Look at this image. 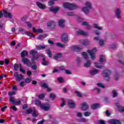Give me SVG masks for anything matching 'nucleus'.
<instances>
[{
    "label": "nucleus",
    "mask_w": 124,
    "mask_h": 124,
    "mask_svg": "<svg viewBox=\"0 0 124 124\" xmlns=\"http://www.w3.org/2000/svg\"><path fill=\"white\" fill-rule=\"evenodd\" d=\"M65 23V20L63 19H59L58 21V24L59 27L61 28H65V25H64V23Z\"/></svg>",
    "instance_id": "11"
},
{
    "label": "nucleus",
    "mask_w": 124,
    "mask_h": 124,
    "mask_svg": "<svg viewBox=\"0 0 124 124\" xmlns=\"http://www.w3.org/2000/svg\"><path fill=\"white\" fill-rule=\"evenodd\" d=\"M85 5L88 8H92V3L91 2H86Z\"/></svg>",
    "instance_id": "39"
},
{
    "label": "nucleus",
    "mask_w": 124,
    "mask_h": 124,
    "mask_svg": "<svg viewBox=\"0 0 124 124\" xmlns=\"http://www.w3.org/2000/svg\"><path fill=\"white\" fill-rule=\"evenodd\" d=\"M96 85L98 87H100L101 88H102L103 89H104V88H105V86H104V85H103V84L101 83H98L96 84Z\"/></svg>",
    "instance_id": "50"
},
{
    "label": "nucleus",
    "mask_w": 124,
    "mask_h": 124,
    "mask_svg": "<svg viewBox=\"0 0 124 124\" xmlns=\"http://www.w3.org/2000/svg\"><path fill=\"white\" fill-rule=\"evenodd\" d=\"M99 106V105L98 104H95L92 106L91 108L93 109V110H95V109H97V108Z\"/></svg>",
    "instance_id": "37"
},
{
    "label": "nucleus",
    "mask_w": 124,
    "mask_h": 124,
    "mask_svg": "<svg viewBox=\"0 0 124 124\" xmlns=\"http://www.w3.org/2000/svg\"><path fill=\"white\" fill-rule=\"evenodd\" d=\"M47 26L50 29H54L56 27V23L54 21H49L47 22Z\"/></svg>",
    "instance_id": "12"
},
{
    "label": "nucleus",
    "mask_w": 124,
    "mask_h": 124,
    "mask_svg": "<svg viewBox=\"0 0 124 124\" xmlns=\"http://www.w3.org/2000/svg\"><path fill=\"white\" fill-rule=\"evenodd\" d=\"M76 115H77V117H78V118H81L83 116L82 112H77Z\"/></svg>",
    "instance_id": "52"
},
{
    "label": "nucleus",
    "mask_w": 124,
    "mask_h": 124,
    "mask_svg": "<svg viewBox=\"0 0 124 124\" xmlns=\"http://www.w3.org/2000/svg\"><path fill=\"white\" fill-rule=\"evenodd\" d=\"M46 53L49 58H52V52H51V50L47 49L46 50Z\"/></svg>",
    "instance_id": "46"
},
{
    "label": "nucleus",
    "mask_w": 124,
    "mask_h": 124,
    "mask_svg": "<svg viewBox=\"0 0 124 124\" xmlns=\"http://www.w3.org/2000/svg\"><path fill=\"white\" fill-rule=\"evenodd\" d=\"M36 5L38 6L39 8H40V9H46V5L42 4L40 2H37Z\"/></svg>",
    "instance_id": "16"
},
{
    "label": "nucleus",
    "mask_w": 124,
    "mask_h": 124,
    "mask_svg": "<svg viewBox=\"0 0 124 124\" xmlns=\"http://www.w3.org/2000/svg\"><path fill=\"white\" fill-rule=\"evenodd\" d=\"M15 98L11 97L10 98V102H12V104H15Z\"/></svg>",
    "instance_id": "45"
},
{
    "label": "nucleus",
    "mask_w": 124,
    "mask_h": 124,
    "mask_svg": "<svg viewBox=\"0 0 124 124\" xmlns=\"http://www.w3.org/2000/svg\"><path fill=\"white\" fill-rule=\"evenodd\" d=\"M60 10V7H54V6H52L49 8V11L51 12H53V13H57L58 11Z\"/></svg>",
    "instance_id": "15"
},
{
    "label": "nucleus",
    "mask_w": 124,
    "mask_h": 124,
    "mask_svg": "<svg viewBox=\"0 0 124 124\" xmlns=\"http://www.w3.org/2000/svg\"><path fill=\"white\" fill-rule=\"evenodd\" d=\"M19 70L20 72H22V73H23V74H25V71L23 68H22V65L21 64H19Z\"/></svg>",
    "instance_id": "47"
},
{
    "label": "nucleus",
    "mask_w": 124,
    "mask_h": 124,
    "mask_svg": "<svg viewBox=\"0 0 124 124\" xmlns=\"http://www.w3.org/2000/svg\"><path fill=\"white\" fill-rule=\"evenodd\" d=\"M93 27L94 28V29H97V30H99V31H102V30H103V28L99 26L98 24H94L93 25Z\"/></svg>",
    "instance_id": "25"
},
{
    "label": "nucleus",
    "mask_w": 124,
    "mask_h": 124,
    "mask_svg": "<svg viewBox=\"0 0 124 124\" xmlns=\"http://www.w3.org/2000/svg\"><path fill=\"white\" fill-rule=\"evenodd\" d=\"M50 98H52V100H54L56 98V95L55 94L51 93L49 94Z\"/></svg>",
    "instance_id": "44"
},
{
    "label": "nucleus",
    "mask_w": 124,
    "mask_h": 124,
    "mask_svg": "<svg viewBox=\"0 0 124 124\" xmlns=\"http://www.w3.org/2000/svg\"><path fill=\"white\" fill-rule=\"evenodd\" d=\"M116 106L117 107V109L120 111V112H124V107L120 106L119 104H116Z\"/></svg>",
    "instance_id": "27"
},
{
    "label": "nucleus",
    "mask_w": 124,
    "mask_h": 124,
    "mask_svg": "<svg viewBox=\"0 0 124 124\" xmlns=\"http://www.w3.org/2000/svg\"><path fill=\"white\" fill-rule=\"evenodd\" d=\"M45 122V120L43 119L42 121H39L37 124H43Z\"/></svg>",
    "instance_id": "63"
},
{
    "label": "nucleus",
    "mask_w": 124,
    "mask_h": 124,
    "mask_svg": "<svg viewBox=\"0 0 124 124\" xmlns=\"http://www.w3.org/2000/svg\"><path fill=\"white\" fill-rule=\"evenodd\" d=\"M98 70L94 69L90 71V74L91 75H95V74H98Z\"/></svg>",
    "instance_id": "23"
},
{
    "label": "nucleus",
    "mask_w": 124,
    "mask_h": 124,
    "mask_svg": "<svg viewBox=\"0 0 124 124\" xmlns=\"http://www.w3.org/2000/svg\"><path fill=\"white\" fill-rule=\"evenodd\" d=\"M90 9H91V8H89L87 7H83L82 8V11H83L85 14H88V13L90 12Z\"/></svg>",
    "instance_id": "21"
},
{
    "label": "nucleus",
    "mask_w": 124,
    "mask_h": 124,
    "mask_svg": "<svg viewBox=\"0 0 124 124\" xmlns=\"http://www.w3.org/2000/svg\"><path fill=\"white\" fill-rule=\"evenodd\" d=\"M26 114L32 113L33 117H37L38 116V112L35 109L30 108L26 111Z\"/></svg>",
    "instance_id": "3"
},
{
    "label": "nucleus",
    "mask_w": 124,
    "mask_h": 124,
    "mask_svg": "<svg viewBox=\"0 0 124 124\" xmlns=\"http://www.w3.org/2000/svg\"><path fill=\"white\" fill-rule=\"evenodd\" d=\"M91 42L89 41V40H85L83 41L82 44L85 46H87V45H90Z\"/></svg>",
    "instance_id": "35"
},
{
    "label": "nucleus",
    "mask_w": 124,
    "mask_h": 124,
    "mask_svg": "<svg viewBox=\"0 0 124 124\" xmlns=\"http://www.w3.org/2000/svg\"><path fill=\"white\" fill-rule=\"evenodd\" d=\"M122 13V11L119 9H116L115 10V16L118 19H121L122 17L121 16V14Z\"/></svg>",
    "instance_id": "17"
},
{
    "label": "nucleus",
    "mask_w": 124,
    "mask_h": 124,
    "mask_svg": "<svg viewBox=\"0 0 124 124\" xmlns=\"http://www.w3.org/2000/svg\"><path fill=\"white\" fill-rule=\"evenodd\" d=\"M41 85L43 88H46V89H47V88H48V84H47L45 83H42Z\"/></svg>",
    "instance_id": "51"
},
{
    "label": "nucleus",
    "mask_w": 124,
    "mask_h": 124,
    "mask_svg": "<svg viewBox=\"0 0 124 124\" xmlns=\"http://www.w3.org/2000/svg\"><path fill=\"white\" fill-rule=\"evenodd\" d=\"M112 94L114 97H117V96H118V92H117L116 90H113Z\"/></svg>",
    "instance_id": "41"
},
{
    "label": "nucleus",
    "mask_w": 124,
    "mask_h": 124,
    "mask_svg": "<svg viewBox=\"0 0 124 124\" xmlns=\"http://www.w3.org/2000/svg\"><path fill=\"white\" fill-rule=\"evenodd\" d=\"M87 52L90 55L91 59H92V60H95L96 58V55H95V52H96V48H94L92 50L89 49L87 50Z\"/></svg>",
    "instance_id": "4"
},
{
    "label": "nucleus",
    "mask_w": 124,
    "mask_h": 124,
    "mask_svg": "<svg viewBox=\"0 0 124 124\" xmlns=\"http://www.w3.org/2000/svg\"><path fill=\"white\" fill-rule=\"evenodd\" d=\"M82 25V26H85L87 30H90L92 29V26H91L89 24V22L87 21L83 22Z\"/></svg>",
    "instance_id": "18"
},
{
    "label": "nucleus",
    "mask_w": 124,
    "mask_h": 124,
    "mask_svg": "<svg viewBox=\"0 0 124 124\" xmlns=\"http://www.w3.org/2000/svg\"><path fill=\"white\" fill-rule=\"evenodd\" d=\"M28 51L26 50H23L21 53V58H25V57H28Z\"/></svg>",
    "instance_id": "26"
},
{
    "label": "nucleus",
    "mask_w": 124,
    "mask_h": 124,
    "mask_svg": "<svg viewBox=\"0 0 124 124\" xmlns=\"http://www.w3.org/2000/svg\"><path fill=\"white\" fill-rule=\"evenodd\" d=\"M72 51H74L75 52H80L82 49H83L82 46H72Z\"/></svg>",
    "instance_id": "9"
},
{
    "label": "nucleus",
    "mask_w": 124,
    "mask_h": 124,
    "mask_svg": "<svg viewBox=\"0 0 124 124\" xmlns=\"http://www.w3.org/2000/svg\"><path fill=\"white\" fill-rule=\"evenodd\" d=\"M48 4L49 6H52V5L54 4V0H49L48 2Z\"/></svg>",
    "instance_id": "55"
},
{
    "label": "nucleus",
    "mask_w": 124,
    "mask_h": 124,
    "mask_svg": "<svg viewBox=\"0 0 124 124\" xmlns=\"http://www.w3.org/2000/svg\"><path fill=\"white\" fill-rule=\"evenodd\" d=\"M80 108L82 111H87V110H89L90 106H89V105H88L87 103L84 102L80 105Z\"/></svg>",
    "instance_id": "8"
},
{
    "label": "nucleus",
    "mask_w": 124,
    "mask_h": 124,
    "mask_svg": "<svg viewBox=\"0 0 124 124\" xmlns=\"http://www.w3.org/2000/svg\"><path fill=\"white\" fill-rule=\"evenodd\" d=\"M68 16H74L75 15V14H74V12H71L67 13Z\"/></svg>",
    "instance_id": "59"
},
{
    "label": "nucleus",
    "mask_w": 124,
    "mask_h": 124,
    "mask_svg": "<svg viewBox=\"0 0 124 124\" xmlns=\"http://www.w3.org/2000/svg\"><path fill=\"white\" fill-rule=\"evenodd\" d=\"M37 53V52H36V51H35L33 49H32L30 52L31 55H32V56H33V57L34 56V55H35Z\"/></svg>",
    "instance_id": "48"
},
{
    "label": "nucleus",
    "mask_w": 124,
    "mask_h": 124,
    "mask_svg": "<svg viewBox=\"0 0 124 124\" xmlns=\"http://www.w3.org/2000/svg\"><path fill=\"white\" fill-rule=\"evenodd\" d=\"M14 77L16 78V82H20V81H21V80L24 78V76L21 74H19L18 72L15 73Z\"/></svg>",
    "instance_id": "6"
},
{
    "label": "nucleus",
    "mask_w": 124,
    "mask_h": 124,
    "mask_svg": "<svg viewBox=\"0 0 124 124\" xmlns=\"http://www.w3.org/2000/svg\"><path fill=\"white\" fill-rule=\"evenodd\" d=\"M108 123L111 124H122L121 122H120L119 120H116L115 119L109 120Z\"/></svg>",
    "instance_id": "19"
},
{
    "label": "nucleus",
    "mask_w": 124,
    "mask_h": 124,
    "mask_svg": "<svg viewBox=\"0 0 124 124\" xmlns=\"http://www.w3.org/2000/svg\"><path fill=\"white\" fill-rule=\"evenodd\" d=\"M61 100L62 101V103L61 105V107H63V106L66 105V104L65 103V100L63 98H62Z\"/></svg>",
    "instance_id": "42"
},
{
    "label": "nucleus",
    "mask_w": 124,
    "mask_h": 124,
    "mask_svg": "<svg viewBox=\"0 0 124 124\" xmlns=\"http://www.w3.org/2000/svg\"><path fill=\"white\" fill-rule=\"evenodd\" d=\"M39 57H43V54H41V55H37L36 56H33V59H34V60H37Z\"/></svg>",
    "instance_id": "53"
},
{
    "label": "nucleus",
    "mask_w": 124,
    "mask_h": 124,
    "mask_svg": "<svg viewBox=\"0 0 124 124\" xmlns=\"http://www.w3.org/2000/svg\"><path fill=\"white\" fill-rule=\"evenodd\" d=\"M63 7L67 8L69 10H74L77 8V5L75 4H72L68 2H65L63 3Z\"/></svg>",
    "instance_id": "1"
},
{
    "label": "nucleus",
    "mask_w": 124,
    "mask_h": 124,
    "mask_svg": "<svg viewBox=\"0 0 124 124\" xmlns=\"http://www.w3.org/2000/svg\"><path fill=\"white\" fill-rule=\"evenodd\" d=\"M38 97L40 99H43L44 98V94H41L39 95Z\"/></svg>",
    "instance_id": "61"
},
{
    "label": "nucleus",
    "mask_w": 124,
    "mask_h": 124,
    "mask_svg": "<svg viewBox=\"0 0 124 124\" xmlns=\"http://www.w3.org/2000/svg\"><path fill=\"white\" fill-rule=\"evenodd\" d=\"M91 115H92V112H91V111H86L84 113L85 117H90Z\"/></svg>",
    "instance_id": "40"
},
{
    "label": "nucleus",
    "mask_w": 124,
    "mask_h": 124,
    "mask_svg": "<svg viewBox=\"0 0 124 124\" xmlns=\"http://www.w3.org/2000/svg\"><path fill=\"white\" fill-rule=\"evenodd\" d=\"M62 53H57L55 56H54V60H56V61H57V60H59V59L62 58Z\"/></svg>",
    "instance_id": "30"
},
{
    "label": "nucleus",
    "mask_w": 124,
    "mask_h": 124,
    "mask_svg": "<svg viewBox=\"0 0 124 124\" xmlns=\"http://www.w3.org/2000/svg\"><path fill=\"white\" fill-rule=\"evenodd\" d=\"M24 85H25V82L24 81H21L20 83H19V86L20 87H24Z\"/></svg>",
    "instance_id": "64"
},
{
    "label": "nucleus",
    "mask_w": 124,
    "mask_h": 124,
    "mask_svg": "<svg viewBox=\"0 0 124 124\" xmlns=\"http://www.w3.org/2000/svg\"><path fill=\"white\" fill-rule=\"evenodd\" d=\"M94 64H95V66L97 68H102L103 65L102 66H100V65H97V63L96 62H94Z\"/></svg>",
    "instance_id": "60"
},
{
    "label": "nucleus",
    "mask_w": 124,
    "mask_h": 124,
    "mask_svg": "<svg viewBox=\"0 0 124 124\" xmlns=\"http://www.w3.org/2000/svg\"><path fill=\"white\" fill-rule=\"evenodd\" d=\"M61 41L64 43H66L68 41V34L67 33H63L61 37Z\"/></svg>",
    "instance_id": "7"
},
{
    "label": "nucleus",
    "mask_w": 124,
    "mask_h": 124,
    "mask_svg": "<svg viewBox=\"0 0 124 124\" xmlns=\"http://www.w3.org/2000/svg\"><path fill=\"white\" fill-rule=\"evenodd\" d=\"M119 78H120V76L119 75V73H116L114 75V79L115 80H119Z\"/></svg>",
    "instance_id": "49"
},
{
    "label": "nucleus",
    "mask_w": 124,
    "mask_h": 124,
    "mask_svg": "<svg viewBox=\"0 0 124 124\" xmlns=\"http://www.w3.org/2000/svg\"><path fill=\"white\" fill-rule=\"evenodd\" d=\"M55 45H56V46H58V47H60V48H65V45L62 44L61 43H56L55 44Z\"/></svg>",
    "instance_id": "29"
},
{
    "label": "nucleus",
    "mask_w": 124,
    "mask_h": 124,
    "mask_svg": "<svg viewBox=\"0 0 124 124\" xmlns=\"http://www.w3.org/2000/svg\"><path fill=\"white\" fill-rule=\"evenodd\" d=\"M36 48L37 50H43L44 49H45L46 48V45L37 46Z\"/></svg>",
    "instance_id": "28"
},
{
    "label": "nucleus",
    "mask_w": 124,
    "mask_h": 124,
    "mask_svg": "<svg viewBox=\"0 0 124 124\" xmlns=\"http://www.w3.org/2000/svg\"><path fill=\"white\" fill-rule=\"evenodd\" d=\"M81 55L85 60H88L89 59V56H88V54H87V52H83L81 53Z\"/></svg>",
    "instance_id": "33"
},
{
    "label": "nucleus",
    "mask_w": 124,
    "mask_h": 124,
    "mask_svg": "<svg viewBox=\"0 0 124 124\" xmlns=\"http://www.w3.org/2000/svg\"><path fill=\"white\" fill-rule=\"evenodd\" d=\"M14 69L15 70V71H17V70H18V68H19V65L17 64H15L14 65Z\"/></svg>",
    "instance_id": "58"
},
{
    "label": "nucleus",
    "mask_w": 124,
    "mask_h": 124,
    "mask_svg": "<svg viewBox=\"0 0 124 124\" xmlns=\"http://www.w3.org/2000/svg\"><path fill=\"white\" fill-rule=\"evenodd\" d=\"M89 121V120L85 118H81L80 120H79V123H81V122H82V123H87Z\"/></svg>",
    "instance_id": "38"
},
{
    "label": "nucleus",
    "mask_w": 124,
    "mask_h": 124,
    "mask_svg": "<svg viewBox=\"0 0 124 124\" xmlns=\"http://www.w3.org/2000/svg\"><path fill=\"white\" fill-rule=\"evenodd\" d=\"M112 74L111 70L106 69L103 71V74L106 81H110V75Z\"/></svg>",
    "instance_id": "2"
},
{
    "label": "nucleus",
    "mask_w": 124,
    "mask_h": 124,
    "mask_svg": "<svg viewBox=\"0 0 124 124\" xmlns=\"http://www.w3.org/2000/svg\"><path fill=\"white\" fill-rule=\"evenodd\" d=\"M58 81L59 83H63L64 82V79L62 77H59L58 78Z\"/></svg>",
    "instance_id": "43"
},
{
    "label": "nucleus",
    "mask_w": 124,
    "mask_h": 124,
    "mask_svg": "<svg viewBox=\"0 0 124 124\" xmlns=\"http://www.w3.org/2000/svg\"><path fill=\"white\" fill-rule=\"evenodd\" d=\"M46 35H41L37 37V39L38 40H43V39H44V38H46Z\"/></svg>",
    "instance_id": "32"
},
{
    "label": "nucleus",
    "mask_w": 124,
    "mask_h": 124,
    "mask_svg": "<svg viewBox=\"0 0 124 124\" xmlns=\"http://www.w3.org/2000/svg\"><path fill=\"white\" fill-rule=\"evenodd\" d=\"M68 105L70 108H75V102L72 100H68Z\"/></svg>",
    "instance_id": "14"
},
{
    "label": "nucleus",
    "mask_w": 124,
    "mask_h": 124,
    "mask_svg": "<svg viewBox=\"0 0 124 124\" xmlns=\"http://www.w3.org/2000/svg\"><path fill=\"white\" fill-rule=\"evenodd\" d=\"M22 62L24 63V64H27V65L30 64V61L27 58H23Z\"/></svg>",
    "instance_id": "22"
},
{
    "label": "nucleus",
    "mask_w": 124,
    "mask_h": 124,
    "mask_svg": "<svg viewBox=\"0 0 124 124\" xmlns=\"http://www.w3.org/2000/svg\"><path fill=\"white\" fill-rule=\"evenodd\" d=\"M65 72L66 74H68V75H71V74H72L71 71L69 70H65Z\"/></svg>",
    "instance_id": "54"
},
{
    "label": "nucleus",
    "mask_w": 124,
    "mask_h": 124,
    "mask_svg": "<svg viewBox=\"0 0 124 124\" xmlns=\"http://www.w3.org/2000/svg\"><path fill=\"white\" fill-rule=\"evenodd\" d=\"M75 93L78 97H82L83 96V95H82V93L80 92V91H76Z\"/></svg>",
    "instance_id": "34"
},
{
    "label": "nucleus",
    "mask_w": 124,
    "mask_h": 124,
    "mask_svg": "<svg viewBox=\"0 0 124 124\" xmlns=\"http://www.w3.org/2000/svg\"><path fill=\"white\" fill-rule=\"evenodd\" d=\"M99 44L100 46H103V45H104V41L103 40H100Z\"/></svg>",
    "instance_id": "56"
},
{
    "label": "nucleus",
    "mask_w": 124,
    "mask_h": 124,
    "mask_svg": "<svg viewBox=\"0 0 124 124\" xmlns=\"http://www.w3.org/2000/svg\"><path fill=\"white\" fill-rule=\"evenodd\" d=\"M91 64H92V62H91V61L89 60H87L86 62L84 64V66L85 67H89V66H91Z\"/></svg>",
    "instance_id": "31"
},
{
    "label": "nucleus",
    "mask_w": 124,
    "mask_h": 124,
    "mask_svg": "<svg viewBox=\"0 0 124 124\" xmlns=\"http://www.w3.org/2000/svg\"><path fill=\"white\" fill-rule=\"evenodd\" d=\"M99 62H101V63L104 64V63H105V62H106V58L105 57V56L101 55L100 57Z\"/></svg>",
    "instance_id": "20"
},
{
    "label": "nucleus",
    "mask_w": 124,
    "mask_h": 124,
    "mask_svg": "<svg viewBox=\"0 0 124 124\" xmlns=\"http://www.w3.org/2000/svg\"><path fill=\"white\" fill-rule=\"evenodd\" d=\"M89 35V33L88 32L82 31V30H78L77 32V35Z\"/></svg>",
    "instance_id": "13"
},
{
    "label": "nucleus",
    "mask_w": 124,
    "mask_h": 124,
    "mask_svg": "<svg viewBox=\"0 0 124 124\" xmlns=\"http://www.w3.org/2000/svg\"><path fill=\"white\" fill-rule=\"evenodd\" d=\"M31 78H28L25 79V83H31Z\"/></svg>",
    "instance_id": "57"
},
{
    "label": "nucleus",
    "mask_w": 124,
    "mask_h": 124,
    "mask_svg": "<svg viewBox=\"0 0 124 124\" xmlns=\"http://www.w3.org/2000/svg\"><path fill=\"white\" fill-rule=\"evenodd\" d=\"M35 104L36 105V106H39L40 107L41 105H42V104H41V102L38 100H35Z\"/></svg>",
    "instance_id": "36"
},
{
    "label": "nucleus",
    "mask_w": 124,
    "mask_h": 124,
    "mask_svg": "<svg viewBox=\"0 0 124 124\" xmlns=\"http://www.w3.org/2000/svg\"><path fill=\"white\" fill-rule=\"evenodd\" d=\"M59 70H65V68L63 66L59 67Z\"/></svg>",
    "instance_id": "62"
},
{
    "label": "nucleus",
    "mask_w": 124,
    "mask_h": 124,
    "mask_svg": "<svg viewBox=\"0 0 124 124\" xmlns=\"http://www.w3.org/2000/svg\"><path fill=\"white\" fill-rule=\"evenodd\" d=\"M3 12L5 18H9V19H11L12 18V14H11V13L9 12L6 10H4Z\"/></svg>",
    "instance_id": "10"
},
{
    "label": "nucleus",
    "mask_w": 124,
    "mask_h": 124,
    "mask_svg": "<svg viewBox=\"0 0 124 124\" xmlns=\"http://www.w3.org/2000/svg\"><path fill=\"white\" fill-rule=\"evenodd\" d=\"M40 108L44 111H49L51 108V105L49 103H43L40 106Z\"/></svg>",
    "instance_id": "5"
},
{
    "label": "nucleus",
    "mask_w": 124,
    "mask_h": 124,
    "mask_svg": "<svg viewBox=\"0 0 124 124\" xmlns=\"http://www.w3.org/2000/svg\"><path fill=\"white\" fill-rule=\"evenodd\" d=\"M32 31L34 32H37L38 33H42L43 32V30L42 29H36L35 28H32Z\"/></svg>",
    "instance_id": "24"
}]
</instances>
